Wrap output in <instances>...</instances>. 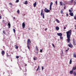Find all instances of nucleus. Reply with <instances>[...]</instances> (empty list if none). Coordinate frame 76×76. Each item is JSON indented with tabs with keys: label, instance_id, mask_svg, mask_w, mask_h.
<instances>
[{
	"label": "nucleus",
	"instance_id": "f257e3e1",
	"mask_svg": "<svg viewBox=\"0 0 76 76\" xmlns=\"http://www.w3.org/2000/svg\"><path fill=\"white\" fill-rule=\"evenodd\" d=\"M67 37V41L68 43L70 42V36L72 34V30H70L69 31L66 32Z\"/></svg>",
	"mask_w": 76,
	"mask_h": 76
},
{
	"label": "nucleus",
	"instance_id": "f03ea898",
	"mask_svg": "<svg viewBox=\"0 0 76 76\" xmlns=\"http://www.w3.org/2000/svg\"><path fill=\"white\" fill-rule=\"evenodd\" d=\"M27 47H28V49H30V47L29 45H31V40L29 39H28L27 40Z\"/></svg>",
	"mask_w": 76,
	"mask_h": 76
},
{
	"label": "nucleus",
	"instance_id": "7ed1b4c3",
	"mask_svg": "<svg viewBox=\"0 0 76 76\" xmlns=\"http://www.w3.org/2000/svg\"><path fill=\"white\" fill-rule=\"evenodd\" d=\"M43 10H42L41 11V16H42V18L43 19H44L45 18L44 17V13H43Z\"/></svg>",
	"mask_w": 76,
	"mask_h": 76
},
{
	"label": "nucleus",
	"instance_id": "20e7f679",
	"mask_svg": "<svg viewBox=\"0 0 76 76\" xmlns=\"http://www.w3.org/2000/svg\"><path fill=\"white\" fill-rule=\"evenodd\" d=\"M45 12L46 13H48L49 12H50V10H49L47 8H45Z\"/></svg>",
	"mask_w": 76,
	"mask_h": 76
},
{
	"label": "nucleus",
	"instance_id": "39448f33",
	"mask_svg": "<svg viewBox=\"0 0 76 76\" xmlns=\"http://www.w3.org/2000/svg\"><path fill=\"white\" fill-rule=\"evenodd\" d=\"M22 26L23 28H25V23L24 22H23L22 23Z\"/></svg>",
	"mask_w": 76,
	"mask_h": 76
},
{
	"label": "nucleus",
	"instance_id": "423d86ee",
	"mask_svg": "<svg viewBox=\"0 0 76 76\" xmlns=\"http://www.w3.org/2000/svg\"><path fill=\"white\" fill-rule=\"evenodd\" d=\"M73 45L74 46L76 45V41H75V39H73Z\"/></svg>",
	"mask_w": 76,
	"mask_h": 76
},
{
	"label": "nucleus",
	"instance_id": "0eeeda50",
	"mask_svg": "<svg viewBox=\"0 0 76 76\" xmlns=\"http://www.w3.org/2000/svg\"><path fill=\"white\" fill-rule=\"evenodd\" d=\"M1 53L2 54V55L3 56H4L5 54V52H4V51L2 50L1 52Z\"/></svg>",
	"mask_w": 76,
	"mask_h": 76
},
{
	"label": "nucleus",
	"instance_id": "6e6552de",
	"mask_svg": "<svg viewBox=\"0 0 76 76\" xmlns=\"http://www.w3.org/2000/svg\"><path fill=\"white\" fill-rule=\"evenodd\" d=\"M57 34L58 36H59V37H61V36H62V35H63V34H62V33H58Z\"/></svg>",
	"mask_w": 76,
	"mask_h": 76
},
{
	"label": "nucleus",
	"instance_id": "1a4fd4ad",
	"mask_svg": "<svg viewBox=\"0 0 76 76\" xmlns=\"http://www.w3.org/2000/svg\"><path fill=\"white\" fill-rule=\"evenodd\" d=\"M8 28H10V23H8Z\"/></svg>",
	"mask_w": 76,
	"mask_h": 76
},
{
	"label": "nucleus",
	"instance_id": "9d476101",
	"mask_svg": "<svg viewBox=\"0 0 76 76\" xmlns=\"http://www.w3.org/2000/svg\"><path fill=\"white\" fill-rule=\"evenodd\" d=\"M69 15H71V16H73V13L71 12L70 13H69Z\"/></svg>",
	"mask_w": 76,
	"mask_h": 76
},
{
	"label": "nucleus",
	"instance_id": "9b49d317",
	"mask_svg": "<svg viewBox=\"0 0 76 76\" xmlns=\"http://www.w3.org/2000/svg\"><path fill=\"white\" fill-rule=\"evenodd\" d=\"M33 5L34 6V7H36V6H37V2H36Z\"/></svg>",
	"mask_w": 76,
	"mask_h": 76
},
{
	"label": "nucleus",
	"instance_id": "f8f14e48",
	"mask_svg": "<svg viewBox=\"0 0 76 76\" xmlns=\"http://www.w3.org/2000/svg\"><path fill=\"white\" fill-rule=\"evenodd\" d=\"M68 45L69 47H70V48H72L73 47V45H72V44H71V45L69 44Z\"/></svg>",
	"mask_w": 76,
	"mask_h": 76
},
{
	"label": "nucleus",
	"instance_id": "ddd939ff",
	"mask_svg": "<svg viewBox=\"0 0 76 76\" xmlns=\"http://www.w3.org/2000/svg\"><path fill=\"white\" fill-rule=\"evenodd\" d=\"M74 0H72L71 1H69V3L70 4V3H73V2Z\"/></svg>",
	"mask_w": 76,
	"mask_h": 76
},
{
	"label": "nucleus",
	"instance_id": "4468645a",
	"mask_svg": "<svg viewBox=\"0 0 76 76\" xmlns=\"http://www.w3.org/2000/svg\"><path fill=\"white\" fill-rule=\"evenodd\" d=\"M73 71L72 70V71H70L69 72V73L70 74H71L72 75V74H73Z\"/></svg>",
	"mask_w": 76,
	"mask_h": 76
},
{
	"label": "nucleus",
	"instance_id": "2eb2a0df",
	"mask_svg": "<svg viewBox=\"0 0 76 76\" xmlns=\"http://www.w3.org/2000/svg\"><path fill=\"white\" fill-rule=\"evenodd\" d=\"M56 29L57 31H58L59 30V27L58 26H56Z\"/></svg>",
	"mask_w": 76,
	"mask_h": 76
},
{
	"label": "nucleus",
	"instance_id": "dca6fc26",
	"mask_svg": "<svg viewBox=\"0 0 76 76\" xmlns=\"http://www.w3.org/2000/svg\"><path fill=\"white\" fill-rule=\"evenodd\" d=\"M76 69V66H75V67H73L72 70L73 71L74 70H75Z\"/></svg>",
	"mask_w": 76,
	"mask_h": 76
},
{
	"label": "nucleus",
	"instance_id": "f3484780",
	"mask_svg": "<svg viewBox=\"0 0 76 76\" xmlns=\"http://www.w3.org/2000/svg\"><path fill=\"white\" fill-rule=\"evenodd\" d=\"M56 21H57V22L58 23H60V21L58 19H56Z\"/></svg>",
	"mask_w": 76,
	"mask_h": 76
},
{
	"label": "nucleus",
	"instance_id": "a211bd4d",
	"mask_svg": "<svg viewBox=\"0 0 76 76\" xmlns=\"http://www.w3.org/2000/svg\"><path fill=\"white\" fill-rule=\"evenodd\" d=\"M73 75H74V76H75L76 75V72H74L73 73Z\"/></svg>",
	"mask_w": 76,
	"mask_h": 76
},
{
	"label": "nucleus",
	"instance_id": "6ab92c4d",
	"mask_svg": "<svg viewBox=\"0 0 76 76\" xmlns=\"http://www.w3.org/2000/svg\"><path fill=\"white\" fill-rule=\"evenodd\" d=\"M24 4H28V1H25V2L24 3Z\"/></svg>",
	"mask_w": 76,
	"mask_h": 76
},
{
	"label": "nucleus",
	"instance_id": "aec40b11",
	"mask_svg": "<svg viewBox=\"0 0 76 76\" xmlns=\"http://www.w3.org/2000/svg\"><path fill=\"white\" fill-rule=\"evenodd\" d=\"M62 5H63V2L61 1L60 2V6H62Z\"/></svg>",
	"mask_w": 76,
	"mask_h": 76
},
{
	"label": "nucleus",
	"instance_id": "412c9836",
	"mask_svg": "<svg viewBox=\"0 0 76 76\" xmlns=\"http://www.w3.org/2000/svg\"><path fill=\"white\" fill-rule=\"evenodd\" d=\"M72 59H70V62H69V64H72Z\"/></svg>",
	"mask_w": 76,
	"mask_h": 76
},
{
	"label": "nucleus",
	"instance_id": "4be33fe9",
	"mask_svg": "<svg viewBox=\"0 0 76 76\" xmlns=\"http://www.w3.org/2000/svg\"><path fill=\"white\" fill-rule=\"evenodd\" d=\"M63 11L62 10H61V14H63Z\"/></svg>",
	"mask_w": 76,
	"mask_h": 76
},
{
	"label": "nucleus",
	"instance_id": "5701e85b",
	"mask_svg": "<svg viewBox=\"0 0 76 76\" xmlns=\"http://www.w3.org/2000/svg\"><path fill=\"white\" fill-rule=\"evenodd\" d=\"M37 57H35V58H34H34H33V59H34V60H37Z\"/></svg>",
	"mask_w": 76,
	"mask_h": 76
},
{
	"label": "nucleus",
	"instance_id": "b1692460",
	"mask_svg": "<svg viewBox=\"0 0 76 76\" xmlns=\"http://www.w3.org/2000/svg\"><path fill=\"white\" fill-rule=\"evenodd\" d=\"M39 66H38V68L37 69L36 71H38V70H39Z\"/></svg>",
	"mask_w": 76,
	"mask_h": 76
},
{
	"label": "nucleus",
	"instance_id": "393cba45",
	"mask_svg": "<svg viewBox=\"0 0 76 76\" xmlns=\"http://www.w3.org/2000/svg\"><path fill=\"white\" fill-rule=\"evenodd\" d=\"M52 45L53 47H54V48H55V45H54V44L52 43Z\"/></svg>",
	"mask_w": 76,
	"mask_h": 76
},
{
	"label": "nucleus",
	"instance_id": "a878e982",
	"mask_svg": "<svg viewBox=\"0 0 76 76\" xmlns=\"http://www.w3.org/2000/svg\"><path fill=\"white\" fill-rule=\"evenodd\" d=\"M16 49H18V46L17 45H15Z\"/></svg>",
	"mask_w": 76,
	"mask_h": 76
},
{
	"label": "nucleus",
	"instance_id": "bb28decb",
	"mask_svg": "<svg viewBox=\"0 0 76 76\" xmlns=\"http://www.w3.org/2000/svg\"><path fill=\"white\" fill-rule=\"evenodd\" d=\"M53 2H50V6H52V5H53Z\"/></svg>",
	"mask_w": 76,
	"mask_h": 76
},
{
	"label": "nucleus",
	"instance_id": "cd10ccee",
	"mask_svg": "<svg viewBox=\"0 0 76 76\" xmlns=\"http://www.w3.org/2000/svg\"><path fill=\"white\" fill-rule=\"evenodd\" d=\"M3 33L4 34H5V35H6V33L5 32V31L4 30L3 31Z\"/></svg>",
	"mask_w": 76,
	"mask_h": 76
},
{
	"label": "nucleus",
	"instance_id": "c85d7f7f",
	"mask_svg": "<svg viewBox=\"0 0 76 76\" xmlns=\"http://www.w3.org/2000/svg\"><path fill=\"white\" fill-rule=\"evenodd\" d=\"M13 31L14 32V33L16 32V30H15V29L13 28Z\"/></svg>",
	"mask_w": 76,
	"mask_h": 76
},
{
	"label": "nucleus",
	"instance_id": "c756f323",
	"mask_svg": "<svg viewBox=\"0 0 76 76\" xmlns=\"http://www.w3.org/2000/svg\"><path fill=\"white\" fill-rule=\"evenodd\" d=\"M60 39H63V37L62 36H60Z\"/></svg>",
	"mask_w": 76,
	"mask_h": 76
},
{
	"label": "nucleus",
	"instance_id": "7c9ffc66",
	"mask_svg": "<svg viewBox=\"0 0 76 76\" xmlns=\"http://www.w3.org/2000/svg\"><path fill=\"white\" fill-rule=\"evenodd\" d=\"M7 57H9V56H11V55H8V53H7Z\"/></svg>",
	"mask_w": 76,
	"mask_h": 76
},
{
	"label": "nucleus",
	"instance_id": "2f4dec72",
	"mask_svg": "<svg viewBox=\"0 0 76 76\" xmlns=\"http://www.w3.org/2000/svg\"><path fill=\"white\" fill-rule=\"evenodd\" d=\"M43 50V49H42L40 50V53H42V50Z\"/></svg>",
	"mask_w": 76,
	"mask_h": 76
},
{
	"label": "nucleus",
	"instance_id": "473e14b6",
	"mask_svg": "<svg viewBox=\"0 0 76 76\" xmlns=\"http://www.w3.org/2000/svg\"><path fill=\"white\" fill-rule=\"evenodd\" d=\"M17 12L18 13V14H19V10H18L17 11Z\"/></svg>",
	"mask_w": 76,
	"mask_h": 76
},
{
	"label": "nucleus",
	"instance_id": "72a5a7b5",
	"mask_svg": "<svg viewBox=\"0 0 76 76\" xmlns=\"http://www.w3.org/2000/svg\"><path fill=\"white\" fill-rule=\"evenodd\" d=\"M76 4V1L75 0V1H74V5H75V4Z\"/></svg>",
	"mask_w": 76,
	"mask_h": 76
},
{
	"label": "nucleus",
	"instance_id": "f704fd0d",
	"mask_svg": "<svg viewBox=\"0 0 76 76\" xmlns=\"http://www.w3.org/2000/svg\"><path fill=\"white\" fill-rule=\"evenodd\" d=\"M51 6H50V10H51Z\"/></svg>",
	"mask_w": 76,
	"mask_h": 76
},
{
	"label": "nucleus",
	"instance_id": "c9c22d12",
	"mask_svg": "<svg viewBox=\"0 0 76 76\" xmlns=\"http://www.w3.org/2000/svg\"><path fill=\"white\" fill-rule=\"evenodd\" d=\"M69 12L70 13H72V10H69Z\"/></svg>",
	"mask_w": 76,
	"mask_h": 76
},
{
	"label": "nucleus",
	"instance_id": "e433bc0d",
	"mask_svg": "<svg viewBox=\"0 0 76 76\" xmlns=\"http://www.w3.org/2000/svg\"><path fill=\"white\" fill-rule=\"evenodd\" d=\"M36 48L37 51H38V47H37V46L36 47Z\"/></svg>",
	"mask_w": 76,
	"mask_h": 76
},
{
	"label": "nucleus",
	"instance_id": "4c0bfd02",
	"mask_svg": "<svg viewBox=\"0 0 76 76\" xmlns=\"http://www.w3.org/2000/svg\"><path fill=\"white\" fill-rule=\"evenodd\" d=\"M55 3H56V5H57V1H56Z\"/></svg>",
	"mask_w": 76,
	"mask_h": 76
},
{
	"label": "nucleus",
	"instance_id": "58836bf2",
	"mask_svg": "<svg viewBox=\"0 0 76 76\" xmlns=\"http://www.w3.org/2000/svg\"><path fill=\"white\" fill-rule=\"evenodd\" d=\"M16 58H19V56H16Z\"/></svg>",
	"mask_w": 76,
	"mask_h": 76
},
{
	"label": "nucleus",
	"instance_id": "ea45409f",
	"mask_svg": "<svg viewBox=\"0 0 76 76\" xmlns=\"http://www.w3.org/2000/svg\"><path fill=\"white\" fill-rule=\"evenodd\" d=\"M9 4L11 6H12V5H13V4H12V3H9Z\"/></svg>",
	"mask_w": 76,
	"mask_h": 76
},
{
	"label": "nucleus",
	"instance_id": "a19ab883",
	"mask_svg": "<svg viewBox=\"0 0 76 76\" xmlns=\"http://www.w3.org/2000/svg\"><path fill=\"white\" fill-rule=\"evenodd\" d=\"M74 19H75V20H76V16H74Z\"/></svg>",
	"mask_w": 76,
	"mask_h": 76
},
{
	"label": "nucleus",
	"instance_id": "79ce46f5",
	"mask_svg": "<svg viewBox=\"0 0 76 76\" xmlns=\"http://www.w3.org/2000/svg\"><path fill=\"white\" fill-rule=\"evenodd\" d=\"M42 70H44V67H43V66L42 67Z\"/></svg>",
	"mask_w": 76,
	"mask_h": 76
},
{
	"label": "nucleus",
	"instance_id": "37998d69",
	"mask_svg": "<svg viewBox=\"0 0 76 76\" xmlns=\"http://www.w3.org/2000/svg\"><path fill=\"white\" fill-rule=\"evenodd\" d=\"M16 3H18L19 2V0H16Z\"/></svg>",
	"mask_w": 76,
	"mask_h": 76
},
{
	"label": "nucleus",
	"instance_id": "c03bdc74",
	"mask_svg": "<svg viewBox=\"0 0 76 76\" xmlns=\"http://www.w3.org/2000/svg\"><path fill=\"white\" fill-rule=\"evenodd\" d=\"M66 16L67 17H68V16H69V14H66Z\"/></svg>",
	"mask_w": 76,
	"mask_h": 76
},
{
	"label": "nucleus",
	"instance_id": "a18cd8bd",
	"mask_svg": "<svg viewBox=\"0 0 76 76\" xmlns=\"http://www.w3.org/2000/svg\"><path fill=\"white\" fill-rule=\"evenodd\" d=\"M64 29H66V27H64Z\"/></svg>",
	"mask_w": 76,
	"mask_h": 76
},
{
	"label": "nucleus",
	"instance_id": "49530a36",
	"mask_svg": "<svg viewBox=\"0 0 76 76\" xmlns=\"http://www.w3.org/2000/svg\"><path fill=\"white\" fill-rule=\"evenodd\" d=\"M68 50H69V49H68V50H66V52H67V51H68Z\"/></svg>",
	"mask_w": 76,
	"mask_h": 76
},
{
	"label": "nucleus",
	"instance_id": "de8ad7c7",
	"mask_svg": "<svg viewBox=\"0 0 76 76\" xmlns=\"http://www.w3.org/2000/svg\"><path fill=\"white\" fill-rule=\"evenodd\" d=\"M64 9H66V6H64Z\"/></svg>",
	"mask_w": 76,
	"mask_h": 76
},
{
	"label": "nucleus",
	"instance_id": "09e8293b",
	"mask_svg": "<svg viewBox=\"0 0 76 76\" xmlns=\"http://www.w3.org/2000/svg\"><path fill=\"white\" fill-rule=\"evenodd\" d=\"M47 28H45V30L46 31H47Z\"/></svg>",
	"mask_w": 76,
	"mask_h": 76
},
{
	"label": "nucleus",
	"instance_id": "8fccbe9b",
	"mask_svg": "<svg viewBox=\"0 0 76 76\" xmlns=\"http://www.w3.org/2000/svg\"><path fill=\"white\" fill-rule=\"evenodd\" d=\"M61 52L62 53V54H63V50H61Z\"/></svg>",
	"mask_w": 76,
	"mask_h": 76
},
{
	"label": "nucleus",
	"instance_id": "3c124183",
	"mask_svg": "<svg viewBox=\"0 0 76 76\" xmlns=\"http://www.w3.org/2000/svg\"><path fill=\"white\" fill-rule=\"evenodd\" d=\"M2 18H1V16H0V19H1Z\"/></svg>",
	"mask_w": 76,
	"mask_h": 76
},
{
	"label": "nucleus",
	"instance_id": "603ef678",
	"mask_svg": "<svg viewBox=\"0 0 76 76\" xmlns=\"http://www.w3.org/2000/svg\"><path fill=\"white\" fill-rule=\"evenodd\" d=\"M4 23L5 24V25H7V24L5 23Z\"/></svg>",
	"mask_w": 76,
	"mask_h": 76
},
{
	"label": "nucleus",
	"instance_id": "864d4df0",
	"mask_svg": "<svg viewBox=\"0 0 76 76\" xmlns=\"http://www.w3.org/2000/svg\"><path fill=\"white\" fill-rule=\"evenodd\" d=\"M13 18H14V19H15V17H14Z\"/></svg>",
	"mask_w": 76,
	"mask_h": 76
},
{
	"label": "nucleus",
	"instance_id": "5fc2aeb1",
	"mask_svg": "<svg viewBox=\"0 0 76 76\" xmlns=\"http://www.w3.org/2000/svg\"><path fill=\"white\" fill-rule=\"evenodd\" d=\"M64 6H66V4H64Z\"/></svg>",
	"mask_w": 76,
	"mask_h": 76
},
{
	"label": "nucleus",
	"instance_id": "6e6d98bb",
	"mask_svg": "<svg viewBox=\"0 0 76 76\" xmlns=\"http://www.w3.org/2000/svg\"><path fill=\"white\" fill-rule=\"evenodd\" d=\"M25 70H26V69H25Z\"/></svg>",
	"mask_w": 76,
	"mask_h": 76
},
{
	"label": "nucleus",
	"instance_id": "4d7b16f0",
	"mask_svg": "<svg viewBox=\"0 0 76 76\" xmlns=\"http://www.w3.org/2000/svg\"><path fill=\"white\" fill-rule=\"evenodd\" d=\"M75 27H76V25H75Z\"/></svg>",
	"mask_w": 76,
	"mask_h": 76
},
{
	"label": "nucleus",
	"instance_id": "13d9d810",
	"mask_svg": "<svg viewBox=\"0 0 76 76\" xmlns=\"http://www.w3.org/2000/svg\"><path fill=\"white\" fill-rule=\"evenodd\" d=\"M28 29H29V30H30V28H28Z\"/></svg>",
	"mask_w": 76,
	"mask_h": 76
}]
</instances>
